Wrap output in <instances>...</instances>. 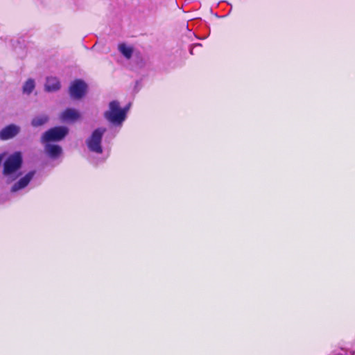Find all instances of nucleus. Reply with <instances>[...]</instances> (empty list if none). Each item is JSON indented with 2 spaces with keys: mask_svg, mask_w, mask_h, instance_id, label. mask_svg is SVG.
Returning a JSON list of instances; mask_svg holds the SVG:
<instances>
[{
  "mask_svg": "<svg viewBox=\"0 0 355 355\" xmlns=\"http://www.w3.org/2000/svg\"><path fill=\"white\" fill-rule=\"evenodd\" d=\"M60 88V84L58 78L55 77L47 78L45 84V89L49 92L58 91Z\"/></svg>",
  "mask_w": 355,
  "mask_h": 355,
  "instance_id": "10",
  "label": "nucleus"
},
{
  "mask_svg": "<svg viewBox=\"0 0 355 355\" xmlns=\"http://www.w3.org/2000/svg\"><path fill=\"white\" fill-rule=\"evenodd\" d=\"M34 171H31L28 173H27L24 178L20 179L17 183H15L12 186L11 191L15 192L19 191V189L26 187L34 176Z\"/></svg>",
  "mask_w": 355,
  "mask_h": 355,
  "instance_id": "8",
  "label": "nucleus"
},
{
  "mask_svg": "<svg viewBox=\"0 0 355 355\" xmlns=\"http://www.w3.org/2000/svg\"><path fill=\"white\" fill-rule=\"evenodd\" d=\"M35 83L33 79H28L24 84L22 91L24 94L29 95L35 89Z\"/></svg>",
  "mask_w": 355,
  "mask_h": 355,
  "instance_id": "12",
  "label": "nucleus"
},
{
  "mask_svg": "<svg viewBox=\"0 0 355 355\" xmlns=\"http://www.w3.org/2000/svg\"><path fill=\"white\" fill-rule=\"evenodd\" d=\"M45 152L51 158L55 159L62 153V148L56 144H46L45 145Z\"/></svg>",
  "mask_w": 355,
  "mask_h": 355,
  "instance_id": "9",
  "label": "nucleus"
},
{
  "mask_svg": "<svg viewBox=\"0 0 355 355\" xmlns=\"http://www.w3.org/2000/svg\"><path fill=\"white\" fill-rule=\"evenodd\" d=\"M86 90L87 85L81 80L73 81L69 87L70 95L75 99L81 98L85 94Z\"/></svg>",
  "mask_w": 355,
  "mask_h": 355,
  "instance_id": "5",
  "label": "nucleus"
},
{
  "mask_svg": "<svg viewBox=\"0 0 355 355\" xmlns=\"http://www.w3.org/2000/svg\"><path fill=\"white\" fill-rule=\"evenodd\" d=\"M68 133V128L64 126L53 128L46 131L41 139L42 143L62 140Z\"/></svg>",
  "mask_w": 355,
  "mask_h": 355,
  "instance_id": "2",
  "label": "nucleus"
},
{
  "mask_svg": "<svg viewBox=\"0 0 355 355\" xmlns=\"http://www.w3.org/2000/svg\"><path fill=\"white\" fill-rule=\"evenodd\" d=\"M129 107L121 109L119 102L113 101L109 104V110L104 114L105 119L114 125H121L126 118Z\"/></svg>",
  "mask_w": 355,
  "mask_h": 355,
  "instance_id": "1",
  "label": "nucleus"
},
{
  "mask_svg": "<svg viewBox=\"0 0 355 355\" xmlns=\"http://www.w3.org/2000/svg\"><path fill=\"white\" fill-rule=\"evenodd\" d=\"M20 130L21 128L19 125L15 124L8 125L0 131V139L1 140L10 139L17 135Z\"/></svg>",
  "mask_w": 355,
  "mask_h": 355,
  "instance_id": "6",
  "label": "nucleus"
},
{
  "mask_svg": "<svg viewBox=\"0 0 355 355\" xmlns=\"http://www.w3.org/2000/svg\"><path fill=\"white\" fill-rule=\"evenodd\" d=\"M49 120V117L46 115L42 114L37 116L32 119L31 125L34 127H38L46 123Z\"/></svg>",
  "mask_w": 355,
  "mask_h": 355,
  "instance_id": "13",
  "label": "nucleus"
},
{
  "mask_svg": "<svg viewBox=\"0 0 355 355\" xmlns=\"http://www.w3.org/2000/svg\"><path fill=\"white\" fill-rule=\"evenodd\" d=\"M22 162L21 154L16 152L11 155L5 162L3 165V174L6 176L11 175L21 166Z\"/></svg>",
  "mask_w": 355,
  "mask_h": 355,
  "instance_id": "4",
  "label": "nucleus"
},
{
  "mask_svg": "<svg viewBox=\"0 0 355 355\" xmlns=\"http://www.w3.org/2000/svg\"><path fill=\"white\" fill-rule=\"evenodd\" d=\"M80 117V114L79 112L72 108H68L65 110L60 115V120L66 123L74 122L77 121Z\"/></svg>",
  "mask_w": 355,
  "mask_h": 355,
  "instance_id": "7",
  "label": "nucleus"
},
{
  "mask_svg": "<svg viewBox=\"0 0 355 355\" xmlns=\"http://www.w3.org/2000/svg\"><path fill=\"white\" fill-rule=\"evenodd\" d=\"M105 128H99L96 129L92 134L91 137L87 140L88 148L94 153H102L101 139L105 132Z\"/></svg>",
  "mask_w": 355,
  "mask_h": 355,
  "instance_id": "3",
  "label": "nucleus"
},
{
  "mask_svg": "<svg viewBox=\"0 0 355 355\" xmlns=\"http://www.w3.org/2000/svg\"><path fill=\"white\" fill-rule=\"evenodd\" d=\"M119 51L128 60L130 59L134 53V48L125 43L119 44L118 46Z\"/></svg>",
  "mask_w": 355,
  "mask_h": 355,
  "instance_id": "11",
  "label": "nucleus"
}]
</instances>
